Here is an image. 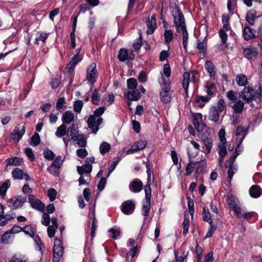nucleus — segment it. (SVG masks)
<instances>
[{
  "instance_id": "1",
  "label": "nucleus",
  "mask_w": 262,
  "mask_h": 262,
  "mask_svg": "<svg viewBox=\"0 0 262 262\" xmlns=\"http://www.w3.org/2000/svg\"><path fill=\"white\" fill-rule=\"evenodd\" d=\"M105 108L103 106L100 107L96 110L94 114L88 119L87 123L88 127L94 134H96L99 129V125L102 122V118L101 116L104 113Z\"/></svg>"
},
{
  "instance_id": "2",
  "label": "nucleus",
  "mask_w": 262,
  "mask_h": 262,
  "mask_svg": "<svg viewBox=\"0 0 262 262\" xmlns=\"http://www.w3.org/2000/svg\"><path fill=\"white\" fill-rule=\"evenodd\" d=\"M262 95V91L260 87H259L258 90L255 91L253 88L249 86L245 87L243 91L241 92L240 96L242 98L249 102L252 100L260 101Z\"/></svg>"
},
{
  "instance_id": "3",
  "label": "nucleus",
  "mask_w": 262,
  "mask_h": 262,
  "mask_svg": "<svg viewBox=\"0 0 262 262\" xmlns=\"http://www.w3.org/2000/svg\"><path fill=\"white\" fill-rule=\"evenodd\" d=\"M158 81L161 86V91L160 93L161 100L164 103H167L170 101L171 98L169 80L164 78L162 75V77Z\"/></svg>"
},
{
  "instance_id": "4",
  "label": "nucleus",
  "mask_w": 262,
  "mask_h": 262,
  "mask_svg": "<svg viewBox=\"0 0 262 262\" xmlns=\"http://www.w3.org/2000/svg\"><path fill=\"white\" fill-rule=\"evenodd\" d=\"M171 13L173 17L174 24L178 32L181 29L186 28L184 15L178 6L176 5L171 8Z\"/></svg>"
},
{
  "instance_id": "5",
  "label": "nucleus",
  "mask_w": 262,
  "mask_h": 262,
  "mask_svg": "<svg viewBox=\"0 0 262 262\" xmlns=\"http://www.w3.org/2000/svg\"><path fill=\"white\" fill-rule=\"evenodd\" d=\"M212 138L213 134L210 129L205 130L201 135V140L204 144L203 146L206 149L204 152L206 155L209 154L211 152L213 145Z\"/></svg>"
},
{
  "instance_id": "6",
  "label": "nucleus",
  "mask_w": 262,
  "mask_h": 262,
  "mask_svg": "<svg viewBox=\"0 0 262 262\" xmlns=\"http://www.w3.org/2000/svg\"><path fill=\"white\" fill-rule=\"evenodd\" d=\"M144 191L145 193V198L143 203L142 212V215L145 217H147L148 215L150 209L151 188L149 184L145 185Z\"/></svg>"
},
{
  "instance_id": "7",
  "label": "nucleus",
  "mask_w": 262,
  "mask_h": 262,
  "mask_svg": "<svg viewBox=\"0 0 262 262\" xmlns=\"http://www.w3.org/2000/svg\"><path fill=\"white\" fill-rule=\"evenodd\" d=\"M98 77L96 64L94 62L91 63L86 70V79L92 85L96 82Z\"/></svg>"
},
{
  "instance_id": "8",
  "label": "nucleus",
  "mask_w": 262,
  "mask_h": 262,
  "mask_svg": "<svg viewBox=\"0 0 262 262\" xmlns=\"http://www.w3.org/2000/svg\"><path fill=\"white\" fill-rule=\"evenodd\" d=\"M26 201V196L18 195L9 199L8 204L11 209L14 210L21 207Z\"/></svg>"
},
{
  "instance_id": "9",
  "label": "nucleus",
  "mask_w": 262,
  "mask_h": 262,
  "mask_svg": "<svg viewBox=\"0 0 262 262\" xmlns=\"http://www.w3.org/2000/svg\"><path fill=\"white\" fill-rule=\"evenodd\" d=\"M134 57L135 55L132 50H127L124 48L120 50L118 55V59L122 62L133 60Z\"/></svg>"
},
{
  "instance_id": "10",
  "label": "nucleus",
  "mask_w": 262,
  "mask_h": 262,
  "mask_svg": "<svg viewBox=\"0 0 262 262\" xmlns=\"http://www.w3.org/2000/svg\"><path fill=\"white\" fill-rule=\"evenodd\" d=\"M233 211L239 219L244 218L247 220L251 219L254 214V212H246L244 208L239 206H237Z\"/></svg>"
},
{
  "instance_id": "11",
  "label": "nucleus",
  "mask_w": 262,
  "mask_h": 262,
  "mask_svg": "<svg viewBox=\"0 0 262 262\" xmlns=\"http://www.w3.org/2000/svg\"><path fill=\"white\" fill-rule=\"evenodd\" d=\"M202 117L203 115L201 113H198L193 116V124L199 132H202L205 127V124L202 122Z\"/></svg>"
},
{
  "instance_id": "12",
  "label": "nucleus",
  "mask_w": 262,
  "mask_h": 262,
  "mask_svg": "<svg viewBox=\"0 0 262 262\" xmlns=\"http://www.w3.org/2000/svg\"><path fill=\"white\" fill-rule=\"evenodd\" d=\"M12 177L15 180H22L24 178L27 181H30V179L29 175L24 172V171L19 168H16L12 171Z\"/></svg>"
},
{
  "instance_id": "13",
  "label": "nucleus",
  "mask_w": 262,
  "mask_h": 262,
  "mask_svg": "<svg viewBox=\"0 0 262 262\" xmlns=\"http://www.w3.org/2000/svg\"><path fill=\"white\" fill-rule=\"evenodd\" d=\"M135 208L134 203L131 201L124 202L121 205V210L125 214H130L133 213Z\"/></svg>"
},
{
  "instance_id": "14",
  "label": "nucleus",
  "mask_w": 262,
  "mask_h": 262,
  "mask_svg": "<svg viewBox=\"0 0 262 262\" xmlns=\"http://www.w3.org/2000/svg\"><path fill=\"white\" fill-rule=\"evenodd\" d=\"M28 202L30 203L32 208L39 211L43 210L45 207L44 205L40 200L36 199L34 195H29Z\"/></svg>"
},
{
  "instance_id": "15",
  "label": "nucleus",
  "mask_w": 262,
  "mask_h": 262,
  "mask_svg": "<svg viewBox=\"0 0 262 262\" xmlns=\"http://www.w3.org/2000/svg\"><path fill=\"white\" fill-rule=\"evenodd\" d=\"M77 170L80 175H85L88 180H90L89 174L92 170V165L91 164H85L81 166H78Z\"/></svg>"
},
{
  "instance_id": "16",
  "label": "nucleus",
  "mask_w": 262,
  "mask_h": 262,
  "mask_svg": "<svg viewBox=\"0 0 262 262\" xmlns=\"http://www.w3.org/2000/svg\"><path fill=\"white\" fill-rule=\"evenodd\" d=\"M81 48H79L76 50L77 53L71 59L68 66V68L69 70H73L78 62L80 61L83 57L81 54H80Z\"/></svg>"
},
{
  "instance_id": "17",
  "label": "nucleus",
  "mask_w": 262,
  "mask_h": 262,
  "mask_svg": "<svg viewBox=\"0 0 262 262\" xmlns=\"http://www.w3.org/2000/svg\"><path fill=\"white\" fill-rule=\"evenodd\" d=\"M124 97L129 101H137L141 97V94L138 90L128 91L124 93Z\"/></svg>"
},
{
  "instance_id": "18",
  "label": "nucleus",
  "mask_w": 262,
  "mask_h": 262,
  "mask_svg": "<svg viewBox=\"0 0 262 262\" xmlns=\"http://www.w3.org/2000/svg\"><path fill=\"white\" fill-rule=\"evenodd\" d=\"M25 130L24 126L22 127L21 129H20L19 127L16 126L11 134V138L15 142H18L22 138L25 133Z\"/></svg>"
},
{
  "instance_id": "19",
  "label": "nucleus",
  "mask_w": 262,
  "mask_h": 262,
  "mask_svg": "<svg viewBox=\"0 0 262 262\" xmlns=\"http://www.w3.org/2000/svg\"><path fill=\"white\" fill-rule=\"evenodd\" d=\"M146 25L148 27L147 33L151 34L154 33L157 28V23L156 20V15L152 14L150 19L146 21Z\"/></svg>"
},
{
  "instance_id": "20",
  "label": "nucleus",
  "mask_w": 262,
  "mask_h": 262,
  "mask_svg": "<svg viewBox=\"0 0 262 262\" xmlns=\"http://www.w3.org/2000/svg\"><path fill=\"white\" fill-rule=\"evenodd\" d=\"M147 141L145 140L138 141L132 145L131 148L127 151V154H130L135 151L143 149L145 147Z\"/></svg>"
},
{
  "instance_id": "21",
  "label": "nucleus",
  "mask_w": 262,
  "mask_h": 262,
  "mask_svg": "<svg viewBox=\"0 0 262 262\" xmlns=\"http://www.w3.org/2000/svg\"><path fill=\"white\" fill-rule=\"evenodd\" d=\"M52 225L49 226L48 227V235L52 238L54 236L55 233L58 228L57 220L55 217H53L51 220Z\"/></svg>"
},
{
  "instance_id": "22",
  "label": "nucleus",
  "mask_w": 262,
  "mask_h": 262,
  "mask_svg": "<svg viewBox=\"0 0 262 262\" xmlns=\"http://www.w3.org/2000/svg\"><path fill=\"white\" fill-rule=\"evenodd\" d=\"M191 143L193 146L194 151H192V149L191 148H188L187 154L189 159H192L196 156L199 152L200 149V145L195 141H191Z\"/></svg>"
},
{
  "instance_id": "23",
  "label": "nucleus",
  "mask_w": 262,
  "mask_h": 262,
  "mask_svg": "<svg viewBox=\"0 0 262 262\" xmlns=\"http://www.w3.org/2000/svg\"><path fill=\"white\" fill-rule=\"evenodd\" d=\"M142 187L143 183L138 179L133 180L129 184V188L134 192H140L142 190Z\"/></svg>"
},
{
  "instance_id": "24",
  "label": "nucleus",
  "mask_w": 262,
  "mask_h": 262,
  "mask_svg": "<svg viewBox=\"0 0 262 262\" xmlns=\"http://www.w3.org/2000/svg\"><path fill=\"white\" fill-rule=\"evenodd\" d=\"M61 241L57 238H55L54 241V246L53 248V254L56 255H62L63 253V247L62 246Z\"/></svg>"
},
{
  "instance_id": "25",
  "label": "nucleus",
  "mask_w": 262,
  "mask_h": 262,
  "mask_svg": "<svg viewBox=\"0 0 262 262\" xmlns=\"http://www.w3.org/2000/svg\"><path fill=\"white\" fill-rule=\"evenodd\" d=\"M243 35L246 40H249L255 37V31L249 26H245L243 29Z\"/></svg>"
},
{
  "instance_id": "26",
  "label": "nucleus",
  "mask_w": 262,
  "mask_h": 262,
  "mask_svg": "<svg viewBox=\"0 0 262 262\" xmlns=\"http://www.w3.org/2000/svg\"><path fill=\"white\" fill-rule=\"evenodd\" d=\"M243 52L245 56L249 59H253L256 58L257 55L256 49L254 47H249L245 49Z\"/></svg>"
},
{
  "instance_id": "27",
  "label": "nucleus",
  "mask_w": 262,
  "mask_h": 262,
  "mask_svg": "<svg viewBox=\"0 0 262 262\" xmlns=\"http://www.w3.org/2000/svg\"><path fill=\"white\" fill-rule=\"evenodd\" d=\"M74 120V114L71 111H67L62 117V121L64 124H70Z\"/></svg>"
},
{
  "instance_id": "28",
  "label": "nucleus",
  "mask_w": 262,
  "mask_h": 262,
  "mask_svg": "<svg viewBox=\"0 0 262 262\" xmlns=\"http://www.w3.org/2000/svg\"><path fill=\"white\" fill-rule=\"evenodd\" d=\"M220 112L217 110L216 106L211 107L209 113V119L216 122L220 118Z\"/></svg>"
},
{
  "instance_id": "29",
  "label": "nucleus",
  "mask_w": 262,
  "mask_h": 262,
  "mask_svg": "<svg viewBox=\"0 0 262 262\" xmlns=\"http://www.w3.org/2000/svg\"><path fill=\"white\" fill-rule=\"evenodd\" d=\"M7 163L6 165H12V166H18L20 165L23 163L24 160L23 158H20L17 157H14L11 158H8L6 160Z\"/></svg>"
},
{
  "instance_id": "30",
  "label": "nucleus",
  "mask_w": 262,
  "mask_h": 262,
  "mask_svg": "<svg viewBox=\"0 0 262 262\" xmlns=\"http://www.w3.org/2000/svg\"><path fill=\"white\" fill-rule=\"evenodd\" d=\"M249 193L252 198H257L261 194V189L258 185H253L249 189Z\"/></svg>"
},
{
  "instance_id": "31",
  "label": "nucleus",
  "mask_w": 262,
  "mask_h": 262,
  "mask_svg": "<svg viewBox=\"0 0 262 262\" xmlns=\"http://www.w3.org/2000/svg\"><path fill=\"white\" fill-rule=\"evenodd\" d=\"M196 164H199V162L193 161L192 159H189V162L186 167L185 175L189 176L193 171Z\"/></svg>"
},
{
  "instance_id": "32",
  "label": "nucleus",
  "mask_w": 262,
  "mask_h": 262,
  "mask_svg": "<svg viewBox=\"0 0 262 262\" xmlns=\"http://www.w3.org/2000/svg\"><path fill=\"white\" fill-rule=\"evenodd\" d=\"M190 81V74L188 72H186L183 74V87L186 94L188 93V89L189 82Z\"/></svg>"
},
{
  "instance_id": "33",
  "label": "nucleus",
  "mask_w": 262,
  "mask_h": 262,
  "mask_svg": "<svg viewBox=\"0 0 262 262\" xmlns=\"http://www.w3.org/2000/svg\"><path fill=\"white\" fill-rule=\"evenodd\" d=\"M233 103L231 107L234 112L236 113H241L244 109V103L240 100H236Z\"/></svg>"
},
{
  "instance_id": "34",
  "label": "nucleus",
  "mask_w": 262,
  "mask_h": 262,
  "mask_svg": "<svg viewBox=\"0 0 262 262\" xmlns=\"http://www.w3.org/2000/svg\"><path fill=\"white\" fill-rule=\"evenodd\" d=\"M241 144H237L234 154L230 156L227 164L231 165L232 163L234 162L236 158L239 154V152L243 150V147L241 146Z\"/></svg>"
},
{
  "instance_id": "35",
  "label": "nucleus",
  "mask_w": 262,
  "mask_h": 262,
  "mask_svg": "<svg viewBox=\"0 0 262 262\" xmlns=\"http://www.w3.org/2000/svg\"><path fill=\"white\" fill-rule=\"evenodd\" d=\"M210 98L209 96H201L196 98L195 102L200 107L202 108L205 106V104L210 100Z\"/></svg>"
},
{
  "instance_id": "36",
  "label": "nucleus",
  "mask_w": 262,
  "mask_h": 262,
  "mask_svg": "<svg viewBox=\"0 0 262 262\" xmlns=\"http://www.w3.org/2000/svg\"><path fill=\"white\" fill-rule=\"evenodd\" d=\"M28 260V257L20 253L15 254L11 259V262H27Z\"/></svg>"
},
{
  "instance_id": "37",
  "label": "nucleus",
  "mask_w": 262,
  "mask_h": 262,
  "mask_svg": "<svg viewBox=\"0 0 262 262\" xmlns=\"http://www.w3.org/2000/svg\"><path fill=\"white\" fill-rule=\"evenodd\" d=\"M205 69L209 74L210 77L211 78H214L215 75V72L214 71V65L211 61H206L205 63Z\"/></svg>"
},
{
  "instance_id": "38",
  "label": "nucleus",
  "mask_w": 262,
  "mask_h": 262,
  "mask_svg": "<svg viewBox=\"0 0 262 262\" xmlns=\"http://www.w3.org/2000/svg\"><path fill=\"white\" fill-rule=\"evenodd\" d=\"M49 36V33L42 32H37L36 34V36L35 39V44H39V41H41L43 42H45L47 38H48Z\"/></svg>"
},
{
  "instance_id": "39",
  "label": "nucleus",
  "mask_w": 262,
  "mask_h": 262,
  "mask_svg": "<svg viewBox=\"0 0 262 262\" xmlns=\"http://www.w3.org/2000/svg\"><path fill=\"white\" fill-rule=\"evenodd\" d=\"M255 15L256 12L254 10L250 11L247 13L246 20L250 25H254L255 18L257 17Z\"/></svg>"
},
{
  "instance_id": "40",
  "label": "nucleus",
  "mask_w": 262,
  "mask_h": 262,
  "mask_svg": "<svg viewBox=\"0 0 262 262\" xmlns=\"http://www.w3.org/2000/svg\"><path fill=\"white\" fill-rule=\"evenodd\" d=\"M10 181L9 180H6L0 186V195L4 197L6 193L7 189L10 186Z\"/></svg>"
},
{
  "instance_id": "41",
  "label": "nucleus",
  "mask_w": 262,
  "mask_h": 262,
  "mask_svg": "<svg viewBox=\"0 0 262 262\" xmlns=\"http://www.w3.org/2000/svg\"><path fill=\"white\" fill-rule=\"evenodd\" d=\"M236 81L239 86H245L247 83L248 79L246 75L241 74L236 76Z\"/></svg>"
},
{
  "instance_id": "42",
  "label": "nucleus",
  "mask_w": 262,
  "mask_h": 262,
  "mask_svg": "<svg viewBox=\"0 0 262 262\" xmlns=\"http://www.w3.org/2000/svg\"><path fill=\"white\" fill-rule=\"evenodd\" d=\"M203 221L208 222L209 224L212 223L210 213L208 208L204 207L202 213Z\"/></svg>"
},
{
  "instance_id": "43",
  "label": "nucleus",
  "mask_w": 262,
  "mask_h": 262,
  "mask_svg": "<svg viewBox=\"0 0 262 262\" xmlns=\"http://www.w3.org/2000/svg\"><path fill=\"white\" fill-rule=\"evenodd\" d=\"M67 134V128L65 124H62L60 125L57 128V130L55 133V135L58 137L60 138Z\"/></svg>"
},
{
  "instance_id": "44",
  "label": "nucleus",
  "mask_w": 262,
  "mask_h": 262,
  "mask_svg": "<svg viewBox=\"0 0 262 262\" xmlns=\"http://www.w3.org/2000/svg\"><path fill=\"white\" fill-rule=\"evenodd\" d=\"M227 201L228 205L232 210L238 206L237 204V199L233 195L228 196Z\"/></svg>"
},
{
  "instance_id": "45",
  "label": "nucleus",
  "mask_w": 262,
  "mask_h": 262,
  "mask_svg": "<svg viewBox=\"0 0 262 262\" xmlns=\"http://www.w3.org/2000/svg\"><path fill=\"white\" fill-rule=\"evenodd\" d=\"M110 149L111 145L106 142H103L99 146L100 152L102 155L108 152Z\"/></svg>"
},
{
  "instance_id": "46",
  "label": "nucleus",
  "mask_w": 262,
  "mask_h": 262,
  "mask_svg": "<svg viewBox=\"0 0 262 262\" xmlns=\"http://www.w3.org/2000/svg\"><path fill=\"white\" fill-rule=\"evenodd\" d=\"M164 37L165 42H170L172 41L173 37V32L171 30H165L164 34Z\"/></svg>"
},
{
  "instance_id": "47",
  "label": "nucleus",
  "mask_w": 262,
  "mask_h": 262,
  "mask_svg": "<svg viewBox=\"0 0 262 262\" xmlns=\"http://www.w3.org/2000/svg\"><path fill=\"white\" fill-rule=\"evenodd\" d=\"M226 143H220L218 146V153L219 157L225 158L227 154V149L226 147Z\"/></svg>"
},
{
  "instance_id": "48",
  "label": "nucleus",
  "mask_w": 262,
  "mask_h": 262,
  "mask_svg": "<svg viewBox=\"0 0 262 262\" xmlns=\"http://www.w3.org/2000/svg\"><path fill=\"white\" fill-rule=\"evenodd\" d=\"M14 217L13 215L8 214L0 215V226L5 225L9 221L12 220Z\"/></svg>"
},
{
  "instance_id": "49",
  "label": "nucleus",
  "mask_w": 262,
  "mask_h": 262,
  "mask_svg": "<svg viewBox=\"0 0 262 262\" xmlns=\"http://www.w3.org/2000/svg\"><path fill=\"white\" fill-rule=\"evenodd\" d=\"M228 162V160L226 161V162L225 163V166L226 167L229 168V170L228 171V178L230 180V181H231L232 178V177L234 175V174L235 173L236 169L234 167V166L233 165L234 163H232L231 165H228V164H227Z\"/></svg>"
},
{
  "instance_id": "50",
  "label": "nucleus",
  "mask_w": 262,
  "mask_h": 262,
  "mask_svg": "<svg viewBox=\"0 0 262 262\" xmlns=\"http://www.w3.org/2000/svg\"><path fill=\"white\" fill-rule=\"evenodd\" d=\"M170 74L171 70L170 66L168 64H165L163 68V73H161V76L162 75L164 78L169 80V77L170 76Z\"/></svg>"
},
{
  "instance_id": "51",
  "label": "nucleus",
  "mask_w": 262,
  "mask_h": 262,
  "mask_svg": "<svg viewBox=\"0 0 262 262\" xmlns=\"http://www.w3.org/2000/svg\"><path fill=\"white\" fill-rule=\"evenodd\" d=\"M44 157L48 160H52L54 159L55 155L54 152L48 148H46L43 150Z\"/></svg>"
},
{
  "instance_id": "52",
  "label": "nucleus",
  "mask_w": 262,
  "mask_h": 262,
  "mask_svg": "<svg viewBox=\"0 0 262 262\" xmlns=\"http://www.w3.org/2000/svg\"><path fill=\"white\" fill-rule=\"evenodd\" d=\"M127 87L129 89L135 90L137 89L138 83L137 80L134 78H130L127 80Z\"/></svg>"
},
{
  "instance_id": "53",
  "label": "nucleus",
  "mask_w": 262,
  "mask_h": 262,
  "mask_svg": "<svg viewBox=\"0 0 262 262\" xmlns=\"http://www.w3.org/2000/svg\"><path fill=\"white\" fill-rule=\"evenodd\" d=\"M66 99L63 97L59 98L56 104V108L57 110L60 111L62 108L66 107Z\"/></svg>"
},
{
  "instance_id": "54",
  "label": "nucleus",
  "mask_w": 262,
  "mask_h": 262,
  "mask_svg": "<svg viewBox=\"0 0 262 262\" xmlns=\"http://www.w3.org/2000/svg\"><path fill=\"white\" fill-rule=\"evenodd\" d=\"M181 30L183 34V45L184 48L186 50L187 49V46L188 43V34L186 30V28L185 29H181Z\"/></svg>"
},
{
  "instance_id": "55",
  "label": "nucleus",
  "mask_w": 262,
  "mask_h": 262,
  "mask_svg": "<svg viewBox=\"0 0 262 262\" xmlns=\"http://www.w3.org/2000/svg\"><path fill=\"white\" fill-rule=\"evenodd\" d=\"M86 140L85 135L79 134V139L77 142L78 145L81 147H84L86 145Z\"/></svg>"
},
{
  "instance_id": "56",
  "label": "nucleus",
  "mask_w": 262,
  "mask_h": 262,
  "mask_svg": "<svg viewBox=\"0 0 262 262\" xmlns=\"http://www.w3.org/2000/svg\"><path fill=\"white\" fill-rule=\"evenodd\" d=\"M92 101L93 104H98L99 101H100V98L98 95V92L97 90L95 89L92 95Z\"/></svg>"
},
{
  "instance_id": "57",
  "label": "nucleus",
  "mask_w": 262,
  "mask_h": 262,
  "mask_svg": "<svg viewBox=\"0 0 262 262\" xmlns=\"http://www.w3.org/2000/svg\"><path fill=\"white\" fill-rule=\"evenodd\" d=\"M57 192L54 188H50L48 191V196L51 201H53L55 200Z\"/></svg>"
},
{
  "instance_id": "58",
  "label": "nucleus",
  "mask_w": 262,
  "mask_h": 262,
  "mask_svg": "<svg viewBox=\"0 0 262 262\" xmlns=\"http://www.w3.org/2000/svg\"><path fill=\"white\" fill-rule=\"evenodd\" d=\"M73 106L74 111L79 113L82 108L83 103L81 100H77L74 102Z\"/></svg>"
},
{
  "instance_id": "59",
  "label": "nucleus",
  "mask_w": 262,
  "mask_h": 262,
  "mask_svg": "<svg viewBox=\"0 0 262 262\" xmlns=\"http://www.w3.org/2000/svg\"><path fill=\"white\" fill-rule=\"evenodd\" d=\"M183 234L186 235L188 232V229L189 227V220L187 218L184 219L183 222Z\"/></svg>"
},
{
  "instance_id": "60",
  "label": "nucleus",
  "mask_w": 262,
  "mask_h": 262,
  "mask_svg": "<svg viewBox=\"0 0 262 262\" xmlns=\"http://www.w3.org/2000/svg\"><path fill=\"white\" fill-rule=\"evenodd\" d=\"M50 222V217L47 213H44L42 216V224L46 226H49Z\"/></svg>"
},
{
  "instance_id": "61",
  "label": "nucleus",
  "mask_w": 262,
  "mask_h": 262,
  "mask_svg": "<svg viewBox=\"0 0 262 262\" xmlns=\"http://www.w3.org/2000/svg\"><path fill=\"white\" fill-rule=\"evenodd\" d=\"M227 98L232 102L235 101L236 100V93L234 91L231 90L227 93Z\"/></svg>"
},
{
  "instance_id": "62",
  "label": "nucleus",
  "mask_w": 262,
  "mask_h": 262,
  "mask_svg": "<svg viewBox=\"0 0 262 262\" xmlns=\"http://www.w3.org/2000/svg\"><path fill=\"white\" fill-rule=\"evenodd\" d=\"M40 137L38 133H35L31 138V142L33 145L36 146L40 143Z\"/></svg>"
},
{
  "instance_id": "63",
  "label": "nucleus",
  "mask_w": 262,
  "mask_h": 262,
  "mask_svg": "<svg viewBox=\"0 0 262 262\" xmlns=\"http://www.w3.org/2000/svg\"><path fill=\"white\" fill-rule=\"evenodd\" d=\"M217 110L220 113L222 112L225 108V102L223 99H220L217 102Z\"/></svg>"
},
{
  "instance_id": "64",
  "label": "nucleus",
  "mask_w": 262,
  "mask_h": 262,
  "mask_svg": "<svg viewBox=\"0 0 262 262\" xmlns=\"http://www.w3.org/2000/svg\"><path fill=\"white\" fill-rule=\"evenodd\" d=\"M68 132L70 133V135L77 134L78 133V128L75 124H72L68 127Z\"/></svg>"
}]
</instances>
